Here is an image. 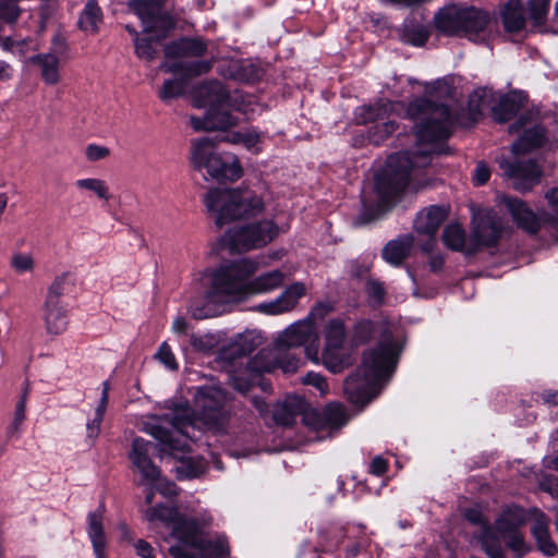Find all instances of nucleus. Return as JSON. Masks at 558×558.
I'll list each match as a JSON object with an SVG mask.
<instances>
[{
    "label": "nucleus",
    "instance_id": "f257e3e1",
    "mask_svg": "<svg viewBox=\"0 0 558 558\" xmlns=\"http://www.w3.org/2000/svg\"><path fill=\"white\" fill-rule=\"evenodd\" d=\"M511 223L499 211H472L470 252L480 254L497 248L501 239H510L513 225L544 245L558 244V211H509Z\"/></svg>",
    "mask_w": 558,
    "mask_h": 558
},
{
    "label": "nucleus",
    "instance_id": "f03ea898",
    "mask_svg": "<svg viewBox=\"0 0 558 558\" xmlns=\"http://www.w3.org/2000/svg\"><path fill=\"white\" fill-rule=\"evenodd\" d=\"M432 160V151L418 146L390 155L374 178L378 207L392 204L403 192L426 186V169Z\"/></svg>",
    "mask_w": 558,
    "mask_h": 558
},
{
    "label": "nucleus",
    "instance_id": "7ed1b4c3",
    "mask_svg": "<svg viewBox=\"0 0 558 558\" xmlns=\"http://www.w3.org/2000/svg\"><path fill=\"white\" fill-rule=\"evenodd\" d=\"M454 93L453 78L446 76L425 84V96L409 104L408 117L414 122L418 140L436 142L449 137L453 120L448 107L432 98L447 99Z\"/></svg>",
    "mask_w": 558,
    "mask_h": 558
},
{
    "label": "nucleus",
    "instance_id": "20e7f679",
    "mask_svg": "<svg viewBox=\"0 0 558 558\" xmlns=\"http://www.w3.org/2000/svg\"><path fill=\"white\" fill-rule=\"evenodd\" d=\"M255 271V265L244 258L222 263L209 274L210 284L204 295V305H192L191 316L196 320L215 316L213 304L240 302L247 299V279Z\"/></svg>",
    "mask_w": 558,
    "mask_h": 558
},
{
    "label": "nucleus",
    "instance_id": "39448f33",
    "mask_svg": "<svg viewBox=\"0 0 558 558\" xmlns=\"http://www.w3.org/2000/svg\"><path fill=\"white\" fill-rule=\"evenodd\" d=\"M402 344L393 339L391 332H385L377 345L363 353L362 365L356 373L344 381V390L352 402L368 401L366 381L380 380L390 376L399 362Z\"/></svg>",
    "mask_w": 558,
    "mask_h": 558
},
{
    "label": "nucleus",
    "instance_id": "423d86ee",
    "mask_svg": "<svg viewBox=\"0 0 558 558\" xmlns=\"http://www.w3.org/2000/svg\"><path fill=\"white\" fill-rule=\"evenodd\" d=\"M217 230L229 227L220 238L222 246L231 252L245 253L259 248L271 242L278 235V227L269 220L239 223L248 211H213Z\"/></svg>",
    "mask_w": 558,
    "mask_h": 558
},
{
    "label": "nucleus",
    "instance_id": "0eeeda50",
    "mask_svg": "<svg viewBox=\"0 0 558 558\" xmlns=\"http://www.w3.org/2000/svg\"><path fill=\"white\" fill-rule=\"evenodd\" d=\"M436 27L449 35H460L472 41L487 40L496 31L497 21L486 10L466 4H449L435 15Z\"/></svg>",
    "mask_w": 558,
    "mask_h": 558
},
{
    "label": "nucleus",
    "instance_id": "6e6552de",
    "mask_svg": "<svg viewBox=\"0 0 558 558\" xmlns=\"http://www.w3.org/2000/svg\"><path fill=\"white\" fill-rule=\"evenodd\" d=\"M216 141L203 137L192 141L191 161L201 170L206 169L207 173L216 180L235 181L243 174L242 166L234 155H228L226 159L215 153Z\"/></svg>",
    "mask_w": 558,
    "mask_h": 558
},
{
    "label": "nucleus",
    "instance_id": "1a4fd4ad",
    "mask_svg": "<svg viewBox=\"0 0 558 558\" xmlns=\"http://www.w3.org/2000/svg\"><path fill=\"white\" fill-rule=\"evenodd\" d=\"M148 521H161L171 529V536L178 543L184 544L193 549L203 547V532L197 519L189 518L181 513L174 506L157 505L146 512Z\"/></svg>",
    "mask_w": 558,
    "mask_h": 558
},
{
    "label": "nucleus",
    "instance_id": "9d476101",
    "mask_svg": "<svg viewBox=\"0 0 558 558\" xmlns=\"http://www.w3.org/2000/svg\"><path fill=\"white\" fill-rule=\"evenodd\" d=\"M226 392L216 387H201L196 393V420L210 432L223 430L230 420Z\"/></svg>",
    "mask_w": 558,
    "mask_h": 558
},
{
    "label": "nucleus",
    "instance_id": "9b49d317",
    "mask_svg": "<svg viewBox=\"0 0 558 558\" xmlns=\"http://www.w3.org/2000/svg\"><path fill=\"white\" fill-rule=\"evenodd\" d=\"M402 107L403 105L401 102H392L389 100H380L371 106H361L356 110V120L362 124L375 122L369 129L368 136L372 143L378 145L398 129L391 116Z\"/></svg>",
    "mask_w": 558,
    "mask_h": 558
},
{
    "label": "nucleus",
    "instance_id": "f8f14e48",
    "mask_svg": "<svg viewBox=\"0 0 558 558\" xmlns=\"http://www.w3.org/2000/svg\"><path fill=\"white\" fill-rule=\"evenodd\" d=\"M206 209H262L264 203L256 190L247 186L213 189L203 197Z\"/></svg>",
    "mask_w": 558,
    "mask_h": 558
},
{
    "label": "nucleus",
    "instance_id": "ddd939ff",
    "mask_svg": "<svg viewBox=\"0 0 558 558\" xmlns=\"http://www.w3.org/2000/svg\"><path fill=\"white\" fill-rule=\"evenodd\" d=\"M211 62L208 60L186 61L179 60L174 62H165L160 69L165 72L179 74L180 78H172L165 81L159 90V97L162 101L177 98L184 93L185 83L187 80L206 74L211 69Z\"/></svg>",
    "mask_w": 558,
    "mask_h": 558
},
{
    "label": "nucleus",
    "instance_id": "4468645a",
    "mask_svg": "<svg viewBox=\"0 0 558 558\" xmlns=\"http://www.w3.org/2000/svg\"><path fill=\"white\" fill-rule=\"evenodd\" d=\"M535 118V113L525 112L509 126L510 133H519L520 131H523L522 135L511 146V150L514 156H520L535 148L542 147L548 142L545 128L542 124L536 123Z\"/></svg>",
    "mask_w": 558,
    "mask_h": 558
},
{
    "label": "nucleus",
    "instance_id": "2eb2a0df",
    "mask_svg": "<svg viewBox=\"0 0 558 558\" xmlns=\"http://www.w3.org/2000/svg\"><path fill=\"white\" fill-rule=\"evenodd\" d=\"M276 369V363L270 359V354L259 351L250 359L245 366L243 375L232 377L233 388L241 392L247 393L256 385H259L264 391L271 387V384L264 380V374H270Z\"/></svg>",
    "mask_w": 558,
    "mask_h": 558
},
{
    "label": "nucleus",
    "instance_id": "dca6fc26",
    "mask_svg": "<svg viewBox=\"0 0 558 558\" xmlns=\"http://www.w3.org/2000/svg\"><path fill=\"white\" fill-rule=\"evenodd\" d=\"M308 342L310 344L304 348V351L310 359L317 361L319 345L318 335L310 324L301 319L290 325L279 335L276 340V345L279 350H287L305 345Z\"/></svg>",
    "mask_w": 558,
    "mask_h": 558
},
{
    "label": "nucleus",
    "instance_id": "f3484780",
    "mask_svg": "<svg viewBox=\"0 0 558 558\" xmlns=\"http://www.w3.org/2000/svg\"><path fill=\"white\" fill-rule=\"evenodd\" d=\"M498 163L504 175L512 181V186L518 191L531 190L543 174L541 167L532 158L520 159L515 156L514 161L501 158Z\"/></svg>",
    "mask_w": 558,
    "mask_h": 558
},
{
    "label": "nucleus",
    "instance_id": "a211bd4d",
    "mask_svg": "<svg viewBox=\"0 0 558 558\" xmlns=\"http://www.w3.org/2000/svg\"><path fill=\"white\" fill-rule=\"evenodd\" d=\"M154 444L142 437H136L132 441L129 458L133 465L140 471L142 482L145 485H154L161 475V470L151 460L149 453Z\"/></svg>",
    "mask_w": 558,
    "mask_h": 558
},
{
    "label": "nucleus",
    "instance_id": "6ab92c4d",
    "mask_svg": "<svg viewBox=\"0 0 558 558\" xmlns=\"http://www.w3.org/2000/svg\"><path fill=\"white\" fill-rule=\"evenodd\" d=\"M165 0H130L129 8L143 22L145 32L154 31L166 24V14L161 8Z\"/></svg>",
    "mask_w": 558,
    "mask_h": 558
},
{
    "label": "nucleus",
    "instance_id": "aec40b11",
    "mask_svg": "<svg viewBox=\"0 0 558 558\" xmlns=\"http://www.w3.org/2000/svg\"><path fill=\"white\" fill-rule=\"evenodd\" d=\"M223 107H210L206 114L201 117H191L190 122L194 131H216L227 130L236 124V119L229 112L222 110Z\"/></svg>",
    "mask_w": 558,
    "mask_h": 558
},
{
    "label": "nucleus",
    "instance_id": "412c9836",
    "mask_svg": "<svg viewBox=\"0 0 558 558\" xmlns=\"http://www.w3.org/2000/svg\"><path fill=\"white\" fill-rule=\"evenodd\" d=\"M441 241L445 247L451 252L461 253L466 258L476 256V253L469 251L471 246V231L468 234L463 225L459 221L445 226Z\"/></svg>",
    "mask_w": 558,
    "mask_h": 558
},
{
    "label": "nucleus",
    "instance_id": "4be33fe9",
    "mask_svg": "<svg viewBox=\"0 0 558 558\" xmlns=\"http://www.w3.org/2000/svg\"><path fill=\"white\" fill-rule=\"evenodd\" d=\"M43 319L48 333H62L69 324L66 304L62 301L46 299L43 306Z\"/></svg>",
    "mask_w": 558,
    "mask_h": 558
},
{
    "label": "nucleus",
    "instance_id": "5701e85b",
    "mask_svg": "<svg viewBox=\"0 0 558 558\" xmlns=\"http://www.w3.org/2000/svg\"><path fill=\"white\" fill-rule=\"evenodd\" d=\"M505 32L520 35L526 26L524 5L521 0H508L499 11Z\"/></svg>",
    "mask_w": 558,
    "mask_h": 558
},
{
    "label": "nucleus",
    "instance_id": "b1692460",
    "mask_svg": "<svg viewBox=\"0 0 558 558\" xmlns=\"http://www.w3.org/2000/svg\"><path fill=\"white\" fill-rule=\"evenodd\" d=\"M150 435L159 442L160 451L165 454L179 459L178 453H184L190 449L182 435H174L171 429L165 426L154 425L150 428Z\"/></svg>",
    "mask_w": 558,
    "mask_h": 558
},
{
    "label": "nucleus",
    "instance_id": "393cba45",
    "mask_svg": "<svg viewBox=\"0 0 558 558\" xmlns=\"http://www.w3.org/2000/svg\"><path fill=\"white\" fill-rule=\"evenodd\" d=\"M194 98L198 107H223L229 95L220 82L211 81L196 87Z\"/></svg>",
    "mask_w": 558,
    "mask_h": 558
},
{
    "label": "nucleus",
    "instance_id": "a878e982",
    "mask_svg": "<svg viewBox=\"0 0 558 558\" xmlns=\"http://www.w3.org/2000/svg\"><path fill=\"white\" fill-rule=\"evenodd\" d=\"M207 50V44L201 38H181L165 48L167 58H196L202 57Z\"/></svg>",
    "mask_w": 558,
    "mask_h": 558
},
{
    "label": "nucleus",
    "instance_id": "bb28decb",
    "mask_svg": "<svg viewBox=\"0 0 558 558\" xmlns=\"http://www.w3.org/2000/svg\"><path fill=\"white\" fill-rule=\"evenodd\" d=\"M525 523V511L520 506L507 507L495 520L494 531L497 535H505L520 531Z\"/></svg>",
    "mask_w": 558,
    "mask_h": 558
},
{
    "label": "nucleus",
    "instance_id": "cd10ccee",
    "mask_svg": "<svg viewBox=\"0 0 558 558\" xmlns=\"http://www.w3.org/2000/svg\"><path fill=\"white\" fill-rule=\"evenodd\" d=\"M87 534L90 539L95 558H107V538L100 511L89 512L87 515Z\"/></svg>",
    "mask_w": 558,
    "mask_h": 558
},
{
    "label": "nucleus",
    "instance_id": "c85d7f7f",
    "mask_svg": "<svg viewBox=\"0 0 558 558\" xmlns=\"http://www.w3.org/2000/svg\"><path fill=\"white\" fill-rule=\"evenodd\" d=\"M450 211H417L413 227L416 233L427 236H434L439 227L448 218Z\"/></svg>",
    "mask_w": 558,
    "mask_h": 558
},
{
    "label": "nucleus",
    "instance_id": "c756f323",
    "mask_svg": "<svg viewBox=\"0 0 558 558\" xmlns=\"http://www.w3.org/2000/svg\"><path fill=\"white\" fill-rule=\"evenodd\" d=\"M284 280V274L279 269L264 272L253 279H247V299L257 293H264L279 288Z\"/></svg>",
    "mask_w": 558,
    "mask_h": 558
},
{
    "label": "nucleus",
    "instance_id": "7c9ffc66",
    "mask_svg": "<svg viewBox=\"0 0 558 558\" xmlns=\"http://www.w3.org/2000/svg\"><path fill=\"white\" fill-rule=\"evenodd\" d=\"M256 348L257 343L251 333L240 335L229 347L220 351V357L234 362L240 357L251 355Z\"/></svg>",
    "mask_w": 558,
    "mask_h": 558
},
{
    "label": "nucleus",
    "instance_id": "2f4dec72",
    "mask_svg": "<svg viewBox=\"0 0 558 558\" xmlns=\"http://www.w3.org/2000/svg\"><path fill=\"white\" fill-rule=\"evenodd\" d=\"M28 62L36 64L40 69L41 77L47 84H57L60 80L59 63L60 59L53 53H38L29 57Z\"/></svg>",
    "mask_w": 558,
    "mask_h": 558
},
{
    "label": "nucleus",
    "instance_id": "473e14b6",
    "mask_svg": "<svg viewBox=\"0 0 558 558\" xmlns=\"http://www.w3.org/2000/svg\"><path fill=\"white\" fill-rule=\"evenodd\" d=\"M142 25L144 26L143 23H142ZM168 26H169V20L166 16V24L163 27L160 25L158 28H155L154 31L146 32V34L150 35L149 37L136 39L134 45H135V52H136L137 57L145 59L147 61L154 60L156 57L157 50L153 46V39L161 40L166 35V31H167ZM143 32L145 33L144 28H143Z\"/></svg>",
    "mask_w": 558,
    "mask_h": 558
},
{
    "label": "nucleus",
    "instance_id": "72a5a7b5",
    "mask_svg": "<svg viewBox=\"0 0 558 558\" xmlns=\"http://www.w3.org/2000/svg\"><path fill=\"white\" fill-rule=\"evenodd\" d=\"M411 251V240H390L381 251V257L388 264L398 267L409 257Z\"/></svg>",
    "mask_w": 558,
    "mask_h": 558
},
{
    "label": "nucleus",
    "instance_id": "f704fd0d",
    "mask_svg": "<svg viewBox=\"0 0 558 558\" xmlns=\"http://www.w3.org/2000/svg\"><path fill=\"white\" fill-rule=\"evenodd\" d=\"M522 107V97L515 93L502 96L493 107V116L497 122L504 123L511 120Z\"/></svg>",
    "mask_w": 558,
    "mask_h": 558
},
{
    "label": "nucleus",
    "instance_id": "c9c22d12",
    "mask_svg": "<svg viewBox=\"0 0 558 558\" xmlns=\"http://www.w3.org/2000/svg\"><path fill=\"white\" fill-rule=\"evenodd\" d=\"M325 347L343 349L347 330L343 319L337 317L328 322L324 329Z\"/></svg>",
    "mask_w": 558,
    "mask_h": 558
},
{
    "label": "nucleus",
    "instance_id": "e433bc0d",
    "mask_svg": "<svg viewBox=\"0 0 558 558\" xmlns=\"http://www.w3.org/2000/svg\"><path fill=\"white\" fill-rule=\"evenodd\" d=\"M428 37L429 31L425 25L414 21H408L403 24L401 32L402 43L422 47L427 41Z\"/></svg>",
    "mask_w": 558,
    "mask_h": 558
},
{
    "label": "nucleus",
    "instance_id": "4c0bfd02",
    "mask_svg": "<svg viewBox=\"0 0 558 558\" xmlns=\"http://www.w3.org/2000/svg\"><path fill=\"white\" fill-rule=\"evenodd\" d=\"M532 535L535 538L537 549L547 557H554L558 553L557 545L550 537L548 526L543 522H537L532 527Z\"/></svg>",
    "mask_w": 558,
    "mask_h": 558
},
{
    "label": "nucleus",
    "instance_id": "58836bf2",
    "mask_svg": "<svg viewBox=\"0 0 558 558\" xmlns=\"http://www.w3.org/2000/svg\"><path fill=\"white\" fill-rule=\"evenodd\" d=\"M480 543L483 551L489 558H506L499 536L496 534L492 526H484V530L480 535Z\"/></svg>",
    "mask_w": 558,
    "mask_h": 558
},
{
    "label": "nucleus",
    "instance_id": "ea45409f",
    "mask_svg": "<svg viewBox=\"0 0 558 558\" xmlns=\"http://www.w3.org/2000/svg\"><path fill=\"white\" fill-rule=\"evenodd\" d=\"M102 20L100 8L94 0H89L81 13L78 25L81 29L87 33H96L98 25Z\"/></svg>",
    "mask_w": 558,
    "mask_h": 558
},
{
    "label": "nucleus",
    "instance_id": "a19ab883",
    "mask_svg": "<svg viewBox=\"0 0 558 558\" xmlns=\"http://www.w3.org/2000/svg\"><path fill=\"white\" fill-rule=\"evenodd\" d=\"M305 293L306 288L303 282H293L282 291L277 300L286 313L292 311Z\"/></svg>",
    "mask_w": 558,
    "mask_h": 558
},
{
    "label": "nucleus",
    "instance_id": "79ce46f5",
    "mask_svg": "<svg viewBox=\"0 0 558 558\" xmlns=\"http://www.w3.org/2000/svg\"><path fill=\"white\" fill-rule=\"evenodd\" d=\"M342 349L324 348L322 360L325 367L332 374H339L349 366V357L341 353Z\"/></svg>",
    "mask_w": 558,
    "mask_h": 558
},
{
    "label": "nucleus",
    "instance_id": "37998d69",
    "mask_svg": "<svg viewBox=\"0 0 558 558\" xmlns=\"http://www.w3.org/2000/svg\"><path fill=\"white\" fill-rule=\"evenodd\" d=\"M180 465L177 466L178 477L195 478L202 475L206 468L203 459L199 457H180Z\"/></svg>",
    "mask_w": 558,
    "mask_h": 558
},
{
    "label": "nucleus",
    "instance_id": "c03bdc74",
    "mask_svg": "<svg viewBox=\"0 0 558 558\" xmlns=\"http://www.w3.org/2000/svg\"><path fill=\"white\" fill-rule=\"evenodd\" d=\"M490 96L492 92L486 88H477L470 95L468 107L473 120H476L489 107Z\"/></svg>",
    "mask_w": 558,
    "mask_h": 558
},
{
    "label": "nucleus",
    "instance_id": "a18cd8bd",
    "mask_svg": "<svg viewBox=\"0 0 558 558\" xmlns=\"http://www.w3.org/2000/svg\"><path fill=\"white\" fill-rule=\"evenodd\" d=\"M376 331V325L372 319H359L352 330V342L355 345H363L368 343Z\"/></svg>",
    "mask_w": 558,
    "mask_h": 558
},
{
    "label": "nucleus",
    "instance_id": "49530a36",
    "mask_svg": "<svg viewBox=\"0 0 558 558\" xmlns=\"http://www.w3.org/2000/svg\"><path fill=\"white\" fill-rule=\"evenodd\" d=\"M323 415L326 429L339 428L347 422L344 409L340 403H328L323 410Z\"/></svg>",
    "mask_w": 558,
    "mask_h": 558
},
{
    "label": "nucleus",
    "instance_id": "de8ad7c7",
    "mask_svg": "<svg viewBox=\"0 0 558 558\" xmlns=\"http://www.w3.org/2000/svg\"><path fill=\"white\" fill-rule=\"evenodd\" d=\"M364 290L372 306L379 307L385 304L387 291L383 281L375 278H367Z\"/></svg>",
    "mask_w": 558,
    "mask_h": 558
},
{
    "label": "nucleus",
    "instance_id": "09e8293b",
    "mask_svg": "<svg viewBox=\"0 0 558 558\" xmlns=\"http://www.w3.org/2000/svg\"><path fill=\"white\" fill-rule=\"evenodd\" d=\"M529 17L534 27L543 26L550 7V0H526Z\"/></svg>",
    "mask_w": 558,
    "mask_h": 558
},
{
    "label": "nucleus",
    "instance_id": "8fccbe9b",
    "mask_svg": "<svg viewBox=\"0 0 558 558\" xmlns=\"http://www.w3.org/2000/svg\"><path fill=\"white\" fill-rule=\"evenodd\" d=\"M75 185L80 190H87L93 192L100 199L109 201L111 198L109 186L104 180L96 178L81 179L75 182Z\"/></svg>",
    "mask_w": 558,
    "mask_h": 558
},
{
    "label": "nucleus",
    "instance_id": "3c124183",
    "mask_svg": "<svg viewBox=\"0 0 558 558\" xmlns=\"http://www.w3.org/2000/svg\"><path fill=\"white\" fill-rule=\"evenodd\" d=\"M71 286H73V282L71 281V275L69 272L57 276L48 288L46 299L61 301V298L69 292Z\"/></svg>",
    "mask_w": 558,
    "mask_h": 558
},
{
    "label": "nucleus",
    "instance_id": "603ef678",
    "mask_svg": "<svg viewBox=\"0 0 558 558\" xmlns=\"http://www.w3.org/2000/svg\"><path fill=\"white\" fill-rule=\"evenodd\" d=\"M333 311V305L330 302L319 301L308 312L303 320L311 325L316 331V323L324 320Z\"/></svg>",
    "mask_w": 558,
    "mask_h": 558
},
{
    "label": "nucleus",
    "instance_id": "864d4df0",
    "mask_svg": "<svg viewBox=\"0 0 558 558\" xmlns=\"http://www.w3.org/2000/svg\"><path fill=\"white\" fill-rule=\"evenodd\" d=\"M197 550L208 553L214 558H222L230 555L229 545L223 539L207 541L203 537V547H198Z\"/></svg>",
    "mask_w": 558,
    "mask_h": 558
},
{
    "label": "nucleus",
    "instance_id": "5fc2aeb1",
    "mask_svg": "<svg viewBox=\"0 0 558 558\" xmlns=\"http://www.w3.org/2000/svg\"><path fill=\"white\" fill-rule=\"evenodd\" d=\"M500 537L506 542V546L518 554L519 557H522L530 550L520 531L500 535Z\"/></svg>",
    "mask_w": 558,
    "mask_h": 558
},
{
    "label": "nucleus",
    "instance_id": "6e6d98bb",
    "mask_svg": "<svg viewBox=\"0 0 558 558\" xmlns=\"http://www.w3.org/2000/svg\"><path fill=\"white\" fill-rule=\"evenodd\" d=\"M302 422L305 426L316 432H322L326 429L323 411H319L317 409L307 408L302 415Z\"/></svg>",
    "mask_w": 558,
    "mask_h": 558
},
{
    "label": "nucleus",
    "instance_id": "4d7b16f0",
    "mask_svg": "<svg viewBox=\"0 0 558 558\" xmlns=\"http://www.w3.org/2000/svg\"><path fill=\"white\" fill-rule=\"evenodd\" d=\"M156 359L171 371L178 369L175 356L167 342H162L156 353Z\"/></svg>",
    "mask_w": 558,
    "mask_h": 558
},
{
    "label": "nucleus",
    "instance_id": "13d9d810",
    "mask_svg": "<svg viewBox=\"0 0 558 558\" xmlns=\"http://www.w3.org/2000/svg\"><path fill=\"white\" fill-rule=\"evenodd\" d=\"M387 213L388 211H360L353 220V227L361 228L381 220L386 217Z\"/></svg>",
    "mask_w": 558,
    "mask_h": 558
},
{
    "label": "nucleus",
    "instance_id": "bf43d9fd",
    "mask_svg": "<svg viewBox=\"0 0 558 558\" xmlns=\"http://www.w3.org/2000/svg\"><path fill=\"white\" fill-rule=\"evenodd\" d=\"M295 416L293 413L289 410L288 404H281L278 409L274 412V420L276 424L281 426H292L295 422Z\"/></svg>",
    "mask_w": 558,
    "mask_h": 558
},
{
    "label": "nucleus",
    "instance_id": "052dcab7",
    "mask_svg": "<svg viewBox=\"0 0 558 558\" xmlns=\"http://www.w3.org/2000/svg\"><path fill=\"white\" fill-rule=\"evenodd\" d=\"M12 267L17 272L32 271L34 268V260L31 255L15 254L12 257Z\"/></svg>",
    "mask_w": 558,
    "mask_h": 558
},
{
    "label": "nucleus",
    "instance_id": "680f3d73",
    "mask_svg": "<svg viewBox=\"0 0 558 558\" xmlns=\"http://www.w3.org/2000/svg\"><path fill=\"white\" fill-rule=\"evenodd\" d=\"M85 155L89 161H98L107 158L110 155V149L106 146L89 144L86 146Z\"/></svg>",
    "mask_w": 558,
    "mask_h": 558
},
{
    "label": "nucleus",
    "instance_id": "e2e57ef3",
    "mask_svg": "<svg viewBox=\"0 0 558 558\" xmlns=\"http://www.w3.org/2000/svg\"><path fill=\"white\" fill-rule=\"evenodd\" d=\"M39 49L38 43L33 38H24L19 40L15 49L16 56L21 59H26L29 52L36 51Z\"/></svg>",
    "mask_w": 558,
    "mask_h": 558
},
{
    "label": "nucleus",
    "instance_id": "0e129e2a",
    "mask_svg": "<svg viewBox=\"0 0 558 558\" xmlns=\"http://www.w3.org/2000/svg\"><path fill=\"white\" fill-rule=\"evenodd\" d=\"M262 141V133L257 132L256 130H248L245 132H242V144L248 149L258 151V144Z\"/></svg>",
    "mask_w": 558,
    "mask_h": 558
},
{
    "label": "nucleus",
    "instance_id": "69168bd1",
    "mask_svg": "<svg viewBox=\"0 0 558 558\" xmlns=\"http://www.w3.org/2000/svg\"><path fill=\"white\" fill-rule=\"evenodd\" d=\"M371 265L357 259L352 260L349 266V275L352 279L362 280L371 271Z\"/></svg>",
    "mask_w": 558,
    "mask_h": 558
},
{
    "label": "nucleus",
    "instance_id": "338daca9",
    "mask_svg": "<svg viewBox=\"0 0 558 558\" xmlns=\"http://www.w3.org/2000/svg\"><path fill=\"white\" fill-rule=\"evenodd\" d=\"M282 404H288L289 410L293 413V415L296 417L299 414H302L306 411L307 404L305 400L296 395L287 397Z\"/></svg>",
    "mask_w": 558,
    "mask_h": 558
},
{
    "label": "nucleus",
    "instance_id": "774afa93",
    "mask_svg": "<svg viewBox=\"0 0 558 558\" xmlns=\"http://www.w3.org/2000/svg\"><path fill=\"white\" fill-rule=\"evenodd\" d=\"M189 546L178 543L169 548V554L172 558H198L197 554Z\"/></svg>",
    "mask_w": 558,
    "mask_h": 558
}]
</instances>
